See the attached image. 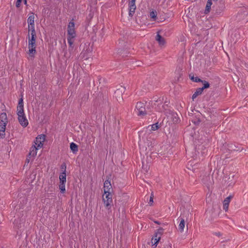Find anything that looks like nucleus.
Instances as JSON below:
<instances>
[{
	"mask_svg": "<svg viewBox=\"0 0 248 248\" xmlns=\"http://www.w3.org/2000/svg\"><path fill=\"white\" fill-rule=\"evenodd\" d=\"M243 150V148L238 144L225 142L220 148V152L222 153L221 158L222 159L230 158L229 155L232 152H241Z\"/></svg>",
	"mask_w": 248,
	"mask_h": 248,
	"instance_id": "1",
	"label": "nucleus"
},
{
	"mask_svg": "<svg viewBox=\"0 0 248 248\" xmlns=\"http://www.w3.org/2000/svg\"><path fill=\"white\" fill-rule=\"evenodd\" d=\"M248 16V7H241L235 17V20L237 22L244 21L247 22V17Z\"/></svg>",
	"mask_w": 248,
	"mask_h": 248,
	"instance_id": "2",
	"label": "nucleus"
},
{
	"mask_svg": "<svg viewBox=\"0 0 248 248\" xmlns=\"http://www.w3.org/2000/svg\"><path fill=\"white\" fill-rule=\"evenodd\" d=\"M137 115L140 116H143L147 114L145 109V105L141 102H139L137 103L135 110Z\"/></svg>",
	"mask_w": 248,
	"mask_h": 248,
	"instance_id": "3",
	"label": "nucleus"
},
{
	"mask_svg": "<svg viewBox=\"0 0 248 248\" xmlns=\"http://www.w3.org/2000/svg\"><path fill=\"white\" fill-rule=\"evenodd\" d=\"M105 198H103V201L104 204L106 207L108 209H109L111 208V204L112 203V194L111 192H108V193L104 194Z\"/></svg>",
	"mask_w": 248,
	"mask_h": 248,
	"instance_id": "4",
	"label": "nucleus"
},
{
	"mask_svg": "<svg viewBox=\"0 0 248 248\" xmlns=\"http://www.w3.org/2000/svg\"><path fill=\"white\" fill-rule=\"evenodd\" d=\"M67 41L70 46H72L74 43V38L76 37V32L75 29H67Z\"/></svg>",
	"mask_w": 248,
	"mask_h": 248,
	"instance_id": "5",
	"label": "nucleus"
},
{
	"mask_svg": "<svg viewBox=\"0 0 248 248\" xmlns=\"http://www.w3.org/2000/svg\"><path fill=\"white\" fill-rule=\"evenodd\" d=\"M209 116L211 120L216 121L217 116V105H212L209 108Z\"/></svg>",
	"mask_w": 248,
	"mask_h": 248,
	"instance_id": "6",
	"label": "nucleus"
},
{
	"mask_svg": "<svg viewBox=\"0 0 248 248\" xmlns=\"http://www.w3.org/2000/svg\"><path fill=\"white\" fill-rule=\"evenodd\" d=\"M110 177H111V175H110L108 177L107 176V177H108V179H107L104 183V194L108 193V192L112 193L113 191V189L112 188V186L111 185L110 182L109 180V179H110Z\"/></svg>",
	"mask_w": 248,
	"mask_h": 248,
	"instance_id": "7",
	"label": "nucleus"
},
{
	"mask_svg": "<svg viewBox=\"0 0 248 248\" xmlns=\"http://www.w3.org/2000/svg\"><path fill=\"white\" fill-rule=\"evenodd\" d=\"M18 120L19 124L23 127H25L28 125V121L27 119L25 113L17 114Z\"/></svg>",
	"mask_w": 248,
	"mask_h": 248,
	"instance_id": "8",
	"label": "nucleus"
},
{
	"mask_svg": "<svg viewBox=\"0 0 248 248\" xmlns=\"http://www.w3.org/2000/svg\"><path fill=\"white\" fill-rule=\"evenodd\" d=\"M36 42H30L29 41V45H28V48L29 49V54H30V56L32 57L34 55V54L36 53Z\"/></svg>",
	"mask_w": 248,
	"mask_h": 248,
	"instance_id": "9",
	"label": "nucleus"
},
{
	"mask_svg": "<svg viewBox=\"0 0 248 248\" xmlns=\"http://www.w3.org/2000/svg\"><path fill=\"white\" fill-rule=\"evenodd\" d=\"M225 10V0H219L218 3V16H222Z\"/></svg>",
	"mask_w": 248,
	"mask_h": 248,
	"instance_id": "10",
	"label": "nucleus"
},
{
	"mask_svg": "<svg viewBox=\"0 0 248 248\" xmlns=\"http://www.w3.org/2000/svg\"><path fill=\"white\" fill-rule=\"evenodd\" d=\"M46 138L45 135H40L38 136L36 138L35 144L37 145L38 148H41L43 145V142H44Z\"/></svg>",
	"mask_w": 248,
	"mask_h": 248,
	"instance_id": "11",
	"label": "nucleus"
},
{
	"mask_svg": "<svg viewBox=\"0 0 248 248\" xmlns=\"http://www.w3.org/2000/svg\"><path fill=\"white\" fill-rule=\"evenodd\" d=\"M125 91V87L124 86H121L119 88L117 89L115 92V95L117 99H123L122 95Z\"/></svg>",
	"mask_w": 248,
	"mask_h": 248,
	"instance_id": "12",
	"label": "nucleus"
},
{
	"mask_svg": "<svg viewBox=\"0 0 248 248\" xmlns=\"http://www.w3.org/2000/svg\"><path fill=\"white\" fill-rule=\"evenodd\" d=\"M22 113H24L23 99L22 96L18 100V103L17 106V115Z\"/></svg>",
	"mask_w": 248,
	"mask_h": 248,
	"instance_id": "13",
	"label": "nucleus"
},
{
	"mask_svg": "<svg viewBox=\"0 0 248 248\" xmlns=\"http://www.w3.org/2000/svg\"><path fill=\"white\" fill-rule=\"evenodd\" d=\"M202 181L209 189L210 186H211L213 183V179H211V177L209 175L204 176L202 179Z\"/></svg>",
	"mask_w": 248,
	"mask_h": 248,
	"instance_id": "14",
	"label": "nucleus"
},
{
	"mask_svg": "<svg viewBox=\"0 0 248 248\" xmlns=\"http://www.w3.org/2000/svg\"><path fill=\"white\" fill-rule=\"evenodd\" d=\"M233 197V195H230L229 196L225 198L223 201V209L225 211V212H227L228 210L229 203L230 202L231 200L232 199Z\"/></svg>",
	"mask_w": 248,
	"mask_h": 248,
	"instance_id": "15",
	"label": "nucleus"
},
{
	"mask_svg": "<svg viewBox=\"0 0 248 248\" xmlns=\"http://www.w3.org/2000/svg\"><path fill=\"white\" fill-rule=\"evenodd\" d=\"M7 123L0 122V138L4 139L5 138V131L6 125Z\"/></svg>",
	"mask_w": 248,
	"mask_h": 248,
	"instance_id": "16",
	"label": "nucleus"
},
{
	"mask_svg": "<svg viewBox=\"0 0 248 248\" xmlns=\"http://www.w3.org/2000/svg\"><path fill=\"white\" fill-rule=\"evenodd\" d=\"M129 16L130 17H132L133 16L135 12V10L136 9V6L135 3H129Z\"/></svg>",
	"mask_w": 248,
	"mask_h": 248,
	"instance_id": "17",
	"label": "nucleus"
},
{
	"mask_svg": "<svg viewBox=\"0 0 248 248\" xmlns=\"http://www.w3.org/2000/svg\"><path fill=\"white\" fill-rule=\"evenodd\" d=\"M156 40L158 42L160 46H164L166 43L165 39L159 33L156 36Z\"/></svg>",
	"mask_w": 248,
	"mask_h": 248,
	"instance_id": "18",
	"label": "nucleus"
},
{
	"mask_svg": "<svg viewBox=\"0 0 248 248\" xmlns=\"http://www.w3.org/2000/svg\"><path fill=\"white\" fill-rule=\"evenodd\" d=\"M37 148L35 146V145H33L31 148V150L30 153H29V156H31V157H34L36 156L37 154Z\"/></svg>",
	"mask_w": 248,
	"mask_h": 248,
	"instance_id": "19",
	"label": "nucleus"
},
{
	"mask_svg": "<svg viewBox=\"0 0 248 248\" xmlns=\"http://www.w3.org/2000/svg\"><path fill=\"white\" fill-rule=\"evenodd\" d=\"M232 41L235 43L240 39V33L238 31H235L231 36Z\"/></svg>",
	"mask_w": 248,
	"mask_h": 248,
	"instance_id": "20",
	"label": "nucleus"
},
{
	"mask_svg": "<svg viewBox=\"0 0 248 248\" xmlns=\"http://www.w3.org/2000/svg\"><path fill=\"white\" fill-rule=\"evenodd\" d=\"M212 4V0H208L206 5L205 9L204 11L205 14H207L210 12V10H211V6Z\"/></svg>",
	"mask_w": 248,
	"mask_h": 248,
	"instance_id": "21",
	"label": "nucleus"
},
{
	"mask_svg": "<svg viewBox=\"0 0 248 248\" xmlns=\"http://www.w3.org/2000/svg\"><path fill=\"white\" fill-rule=\"evenodd\" d=\"M70 148L74 154H76L78 151V146L74 142L70 144Z\"/></svg>",
	"mask_w": 248,
	"mask_h": 248,
	"instance_id": "22",
	"label": "nucleus"
},
{
	"mask_svg": "<svg viewBox=\"0 0 248 248\" xmlns=\"http://www.w3.org/2000/svg\"><path fill=\"white\" fill-rule=\"evenodd\" d=\"M203 90L201 88H198L196 92L193 93L192 96V99L193 100L195 98H196L199 95H200L202 93Z\"/></svg>",
	"mask_w": 248,
	"mask_h": 248,
	"instance_id": "23",
	"label": "nucleus"
},
{
	"mask_svg": "<svg viewBox=\"0 0 248 248\" xmlns=\"http://www.w3.org/2000/svg\"><path fill=\"white\" fill-rule=\"evenodd\" d=\"M0 123H8L7 114L5 112L1 113L0 115Z\"/></svg>",
	"mask_w": 248,
	"mask_h": 248,
	"instance_id": "24",
	"label": "nucleus"
},
{
	"mask_svg": "<svg viewBox=\"0 0 248 248\" xmlns=\"http://www.w3.org/2000/svg\"><path fill=\"white\" fill-rule=\"evenodd\" d=\"M31 15L29 16L28 18L27 21L29 25H33L34 24V13H31Z\"/></svg>",
	"mask_w": 248,
	"mask_h": 248,
	"instance_id": "25",
	"label": "nucleus"
},
{
	"mask_svg": "<svg viewBox=\"0 0 248 248\" xmlns=\"http://www.w3.org/2000/svg\"><path fill=\"white\" fill-rule=\"evenodd\" d=\"M185 225V219L184 218H181L180 219V224L178 226V229L181 232H182L184 231Z\"/></svg>",
	"mask_w": 248,
	"mask_h": 248,
	"instance_id": "26",
	"label": "nucleus"
},
{
	"mask_svg": "<svg viewBox=\"0 0 248 248\" xmlns=\"http://www.w3.org/2000/svg\"><path fill=\"white\" fill-rule=\"evenodd\" d=\"M60 182L66 183V174L65 172H62L59 176Z\"/></svg>",
	"mask_w": 248,
	"mask_h": 248,
	"instance_id": "27",
	"label": "nucleus"
},
{
	"mask_svg": "<svg viewBox=\"0 0 248 248\" xmlns=\"http://www.w3.org/2000/svg\"><path fill=\"white\" fill-rule=\"evenodd\" d=\"M190 79L194 82H200L202 81V80L199 78L198 77H195L194 75L191 73L189 75Z\"/></svg>",
	"mask_w": 248,
	"mask_h": 248,
	"instance_id": "28",
	"label": "nucleus"
},
{
	"mask_svg": "<svg viewBox=\"0 0 248 248\" xmlns=\"http://www.w3.org/2000/svg\"><path fill=\"white\" fill-rule=\"evenodd\" d=\"M171 120L174 123H177L179 121V118L176 113H172L171 114Z\"/></svg>",
	"mask_w": 248,
	"mask_h": 248,
	"instance_id": "29",
	"label": "nucleus"
},
{
	"mask_svg": "<svg viewBox=\"0 0 248 248\" xmlns=\"http://www.w3.org/2000/svg\"><path fill=\"white\" fill-rule=\"evenodd\" d=\"M65 183L60 182L59 188L62 193H64L65 192Z\"/></svg>",
	"mask_w": 248,
	"mask_h": 248,
	"instance_id": "30",
	"label": "nucleus"
},
{
	"mask_svg": "<svg viewBox=\"0 0 248 248\" xmlns=\"http://www.w3.org/2000/svg\"><path fill=\"white\" fill-rule=\"evenodd\" d=\"M88 98H89V94L88 93H84V94H83L82 97H81V102H80V104L81 105L82 104H83L84 102H86L88 99Z\"/></svg>",
	"mask_w": 248,
	"mask_h": 248,
	"instance_id": "31",
	"label": "nucleus"
},
{
	"mask_svg": "<svg viewBox=\"0 0 248 248\" xmlns=\"http://www.w3.org/2000/svg\"><path fill=\"white\" fill-rule=\"evenodd\" d=\"M201 82L203 84V87L201 88L203 91L204 89H207L210 87L209 83L205 80H202V81H201Z\"/></svg>",
	"mask_w": 248,
	"mask_h": 248,
	"instance_id": "32",
	"label": "nucleus"
},
{
	"mask_svg": "<svg viewBox=\"0 0 248 248\" xmlns=\"http://www.w3.org/2000/svg\"><path fill=\"white\" fill-rule=\"evenodd\" d=\"M152 240L154 241V242H152V243H154L153 244V248H155L160 240L159 237H158V238H152Z\"/></svg>",
	"mask_w": 248,
	"mask_h": 248,
	"instance_id": "33",
	"label": "nucleus"
},
{
	"mask_svg": "<svg viewBox=\"0 0 248 248\" xmlns=\"http://www.w3.org/2000/svg\"><path fill=\"white\" fill-rule=\"evenodd\" d=\"M150 17L152 18H153L154 19V21H155L156 20V16H157V13L155 11H152L151 12H150Z\"/></svg>",
	"mask_w": 248,
	"mask_h": 248,
	"instance_id": "34",
	"label": "nucleus"
},
{
	"mask_svg": "<svg viewBox=\"0 0 248 248\" xmlns=\"http://www.w3.org/2000/svg\"><path fill=\"white\" fill-rule=\"evenodd\" d=\"M160 126L158 123L154 124L151 125L152 130L155 131L157 130L159 128Z\"/></svg>",
	"mask_w": 248,
	"mask_h": 248,
	"instance_id": "35",
	"label": "nucleus"
},
{
	"mask_svg": "<svg viewBox=\"0 0 248 248\" xmlns=\"http://www.w3.org/2000/svg\"><path fill=\"white\" fill-rule=\"evenodd\" d=\"M36 36H31V37H30V34H28V40L30 42H36Z\"/></svg>",
	"mask_w": 248,
	"mask_h": 248,
	"instance_id": "36",
	"label": "nucleus"
},
{
	"mask_svg": "<svg viewBox=\"0 0 248 248\" xmlns=\"http://www.w3.org/2000/svg\"><path fill=\"white\" fill-rule=\"evenodd\" d=\"M164 232V229L162 228H159L157 230L156 233L159 235V236H161Z\"/></svg>",
	"mask_w": 248,
	"mask_h": 248,
	"instance_id": "37",
	"label": "nucleus"
},
{
	"mask_svg": "<svg viewBox=\"0 0 248 248\" xmlns=\"http://www.w3.org/2000/svg\"><path fill=\"white\" fill-rule=\"evenodd\" d=\"M75 29V23H74V21H71L69 23V24L68 25V27H67V29Z\"/></svg>",
	"mask_w": 248,
	"mask_h": 248,
	"instance_id": "38",
	"label": "nucleus"
},
{
	"mask_svg": "<svg viewBox=\"0 0 248 248\" xmlns=\"http://www.w3.org/2000/svg\"><path fill=\"white\" fill-rule=\"evenodd\" d=\"M192 122L195 124V125H199L201 122V120H200V118H196V119H193L192 120Z\"/></svg>",
	"mask_w": 248,
	"mask_h": 248,
	"instance_id": "39",
	"label": "nucleus"
},
{
	"mask_svg": "<svg viewBox=\"0 0 248 248\" xmlns=\"http://www.w3.org/2000/svg\"><path fill=\"white\" fill-rule=\"evenodd\" d=\"M66 164L63 163L61 165V169L62 170V172H66Z\"/></svg>",
	"mask_w": 248,
	"mask_h": 248,
	"instance_id": "40",
	"label": "nucleus"
},
{
	"mask_svg": "<svg viewBox=\"0 0 248 248\" xmlns=\"http://www.w3.org/2000/svg\"><path fill=\"white\" fill-rule=\"evenodd\" d=\"M31 31H35L34 24L29 25V32Z\"/></svg>",
	"mask_w": 248,
	"mask_h": 248,
	"instance_id": "41",
	"label": "nucleus"
},
{
	"mask_svg": "<svg viewBox=\"0 0 248 248\" xmlns=\"http://www.w3.org/2000/svg\"><path fill=\"white\" fill-rule=\"evenodd\" d=\"M153 199H154V195H153V194L152 193L151 195L150 196V200H149V204L150 205H152V203L153 202Z\"/></svg>",
	"mask_w": 248,
	"mask_h": 248,
	"instance_id": "42",
	"label": "nucleus"
},
{
	"mask_svg": "<svg viewBox=\"0 0 248 248\" xmlns=\"http://www.w3.org/2000/svg\"><path fill=\"white\" fill-rule=\"evenodd\" d=\"M22 0H17L16 3V7L18 8L20 7L21 5V3L22 2Z\"/></svg>",
	"mask_w": 248,
	"mask_h": 248,
	"instance_id": "43",
	"label": "nucleus"
},
{
	"mask_svg": "<svg viewBox=\"0 0 248 248\" xmlns=\"http://www.w3.org/2000/svg\"><path fill=\"white\" fill-rule=\"evenodd\" d=\"M31 156H29V155L27 156V157L26 158V163H29L30 160H31Z\"/></svg>",
	"mask_w": 248,
	"mask_h": 248,
	"instance_id": "44",
	"label": "nucleus"
},
{
	"mask_svg": "<svg viewBox=\"0 0 248 248\" xmlns=\"http://www.w3.org/2000/svg\"><path fill=\"white\" fill-rule=\"evenodd\" d=\"M158 237H159V239H160L161 237L159 236V235L155 232L153 238H158Z\"/></svg>",
	"mask_w": 248,
	"mask_h": 248,
	"instance_id": "45",
	"label": "nucleus"
},
{
	"mask_svg": "<svg viewBox=\"0 0 248 248\" xmlns=\"http://www.w3.org/2000/svg\"><path fill=\"white\" fill-rule=\"evenodd\" d=\"M31 36H36L35 30L31 31Z\"/></svg>",
	"mask_w": 248,
	"mask_h": 248,
	"instance_id": "46",
	"label": "nucleus"
},
{
	"mask_svg": "<svg viewBox=\"0 0 248 248\" xmlns=\"http://www.w3.org/2000/svg\"><path fill=\"white\" fill-rule=\"evenodd\" d=\"M163 248H172L171 245L170 244H168Z\"/></svg>",
	"mask_w": 248,
	"mask_h": 248,
	"instance_id": "47",
	"label": "nucleus"
},
{
	"mask_svg": "<svg viewBox=\"0 0 248 248\" xmlns=\"http://www.w3.org/2000/svg\"><path fill=\"white\" fill-rule=\"evenodd\" d=\"M224 242V241H222L221 242V244L219 245V247L221 248H224V244H222L223 242Z\"/></svg>",
	"mask_w": 248,
	"mask_h": 248,
	"instance_id": "48",
	"label": "nucleus"
},
{
	"mask_svg": "<svg viewBox=\"0 0 248 248\" xmlns=\"http://www.w3.org/2000/svg\"><path fill=\"white\" fill-rule=\"evenodd\" d=\"M135 1H136V0H131V1H130L129 3H135Z\"/></svg>",
	"mask_w": 248,
	"mask_h": 248,
	"instance_id": "49",
	"label": "nucleus"
},
{
	"mask_svg": "<svg viewBox=\"0 0 248 248\" xmlns=\"http://www.w3.org/2000/svg\"><path fill=\"white\" fill-rule=\"evenodd\" d=\"M23 2H24V4H25L26 5H27V0H23Z\"/></svg>",
	"mask_w": 248,
	"mask_h": 248,
	"instance_id": "50",
	"label": "nucleus"
},
{
	"mask_svg": "<svg viewBox=\"0 0 248 248\" xmlns=\"http://www.w3.org/2000/svg\"><path fill=\"white\" fill-rule=\"evenodd\" d=\"M215 157H212L211 160L214 161V164H215Z\"/></svg>",
	"mask_w": 248,
	"mask_h": 248,
	"instance_id": "51",
	"label": "nucleus"
},
{
	"mask_svg": "<svg viewBox=\"0 0 248 248\" xmlns=\"http://www.w3.org/2000/svg\"><path fill=\"white\" fill-rule=\"evenodd\" d=\"M212 215H214V217H216V214L215 213V211H214V213H212Z\"/></svg>",
	"mask_w": 248,
	"mask_h": 248,
	"instance_id": "52",
	"label": "nucleus"
},
{
	"mask_svg": "<svg viewBox=\"0 0 248 248\" xmlns=\"http://www.w3.org/2000/svg\"><path fill=\"white\" fill-rule=\"evenodd\" d=\"M155 223L157 224H160V223L159 221H155Z\"/></svg>",
	"mask_w": 248,
	"mask_h": 248,
	"instance_id": "53",
	"label": "nucleus"
},
{
	"mask_svg": "<svg viewBox=\"0 0 248 248\" xmlns=\"http://www.w3.org/2000/svg\"><path fill=\"white\" fill-rule=\"evenodd\" d=\"M86 51H88H88H90V52H91V50H90V49L89 48V46H88V49H87Z\"/></svg>",
	"mask_w": 248,
	"mask_h": 248,
	"instance_id": "54",
	"label": "nucleus"
},
{
	"mask_svg": "<svg viewBox=\"0 0 248 248\" xmlns=\"http://www.w3.org/2000/svg\"><path fill=\"white\" fill-rule=\"evenodd\" d=\"M49 188L53 189V187H52V186H50V187H49ZM50 191H51V192H52V189L50 190Z\"/></svg>",
	"mask_w": 248,
	"mask_h": 248,
	"instance_id": "55",
	"label": "nucleus"
},
{
	"mask_svg": "<svg viewBox=\"0 0 248 248\" xmlns=\"http://www.w3.org/2000/svg\"><path fill=\"white\" fill-rule=\"evenodd\" d=\"M210 213V212H208V211H206V215H208V213Z\"/></svg>",
	"mask_w": 248,
	"mask_h": 248,
	"instance_id": "56",
	"label": "nucleus"
},
{
	"mask_svg": "<svg viewBox=\"0 0 248 248\" xmlns=\"http://www.w3.org/2000/svg\"><path fill=\"white\" fill-rule=\"evenodd\" d=\"M217 235H218V237H219V236L220 235V233H219V232H218Z\"/></svg>",
	"mask_w": 248,
	"mask_h": 248,
	"instance_id": "57",
	"label": "nucleus"
},
{
	"mask_svg": "<svg viewBox=\"0 0 248 248\" xmlns=\"http://www.w3.org/2000/svg\"><path fill=\"white\" fill-rule=\"evenodd\" d=\"M246 67L248 68V64H246Z\"/></svg>",
	"mask_w": 248,
	"mask_h": 248,
	"instance_id": "58",
	"label": "nucleus"
},
{
	"mask_svg": "<svg viewBox=\"0 0 248 248\" xmlns=\"http://www.w3.org/2000/svg\"><path fill=\"white\" fill-rule=\"evenodd\" d=\"M121 51H122V50ZM119 53H121L122 54V53H121V51L119 52Z\"/></svg>",
	"mask_w": 248,
	"mask_h": 248,
	"instance_id": "59",
	"label": "nucleus"
},
{
	"mask_svg": "<svg viewBox=\"0 0 248 248\" xmlns=\"http://www.w3.org/2000/svg\"><path fill=\"white\" fill-rule=\"evenodd\" d=\"M215 235H217V232H215Z\"/></svg>",
	"mask_w": 248,
	"mask_h": 248,
	"instance_id": "60",
	"label": "nucleus"
}]
</instances>
